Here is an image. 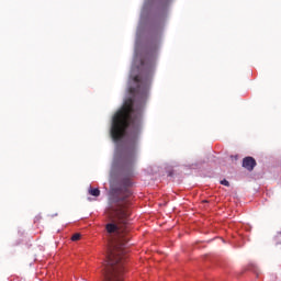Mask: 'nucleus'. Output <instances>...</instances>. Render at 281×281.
<instances>
[{
	"mask_svg": "<svg viewBox=\"0 0 281 281\" xmlns=\"http://www.w3.org/2000/svg\"><path fill=\"white\" fill-rule=\"evenodd\" d=\"M128 196L131 191L126 192L124 198H110L109 207L106 209V215L112 221L105 225L108 234H124L122 225H126L131 221V209L128 207Z\"/></svg>",
	"mask_w": 281,
	"mask_h": 281,
	"instance_id": "obj_2",
	"label": "nucleus"
},
{
	"mask_svg": "<svg viewBox=\"0 0 281 281\" xmlns=\"http://www.w3.org/2000/svg\"><path fill=\"white\" fill-rule=\"evenodd\" d=\"M257 166L256 159L251 156H247L243 159V168L251 172Z\"/></svg>",
	"mask_w": 281,
	"mask_h": 281,
	"instance_id": "obj_3",
	"label": "nucleus"
},
{
	"mask_svg": "<svg viewBox=\"0 0 281 281\" xmlns=\"http://www.w3.org/2000/svg\"><path fill=\"white\" fill-rule=\"evenodd\" d=\"M154 74L155 64H150L149 67L134 77L136 87L130 88V93L137 100L138 108L135 110L133 108L135 101L128 98L112 119L111 137L113 142L124 139L128 128L123 149V164L127 167L135 166L137 159V144L139 142V133H142V111L146 100H148Z\"/></svg>",
	"mask_w": 281,
	"mask_h": 281,
	"instance_id": "obj_1",
	"label": "nucleus"
},
{
	"mask_svg": "<svg viewBox=\"0 0 281 281\" xmlns=\"http://www.w3.org/2000/svg\"><path fill=\"white\" fill-rule=\"evenodd\" d=\"M80 236L81 235L79 233H76L75 235H72L71 240L72 241L80 240Z\"/></svg>",
	"mask_w": 281,
	"mask_h": 281,
	"instance_id": "obj_5",
	"label": "nucleus"
},
{
	"mask_svg": "<svg viewBox=\"0 0 281 281\" xmlns=\"http://www.w3.org/2000/svg\"><path fill=\"white\" fill-rule=\"evenodd\" d=\"M88 192L91 196H100V189L90 188Z\"/></svg>",
	"mask_w": 281,
	"mask_h": 281,
	"instance_id": "obj_4",
	"label": "nucleus"
},
{
	"mask_svg": "<svg viewBox=\"0 0 281 281\" xmlns=\"http://www.w3.org/2000/svg\"><path fill=\"white\" fill-rule=\"evenodd\" d=\"M222 186H225L226 188H229V181H227L226 179L221 181Z\"/></svg>",
	"mask_w": 281,
	"mask_h": 281,
	"instance_id": "obj_6",
	"label": "nucleus"
}]
</instances>
